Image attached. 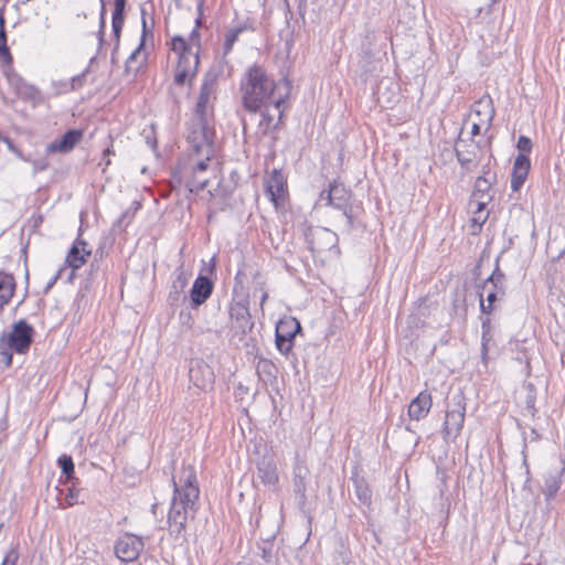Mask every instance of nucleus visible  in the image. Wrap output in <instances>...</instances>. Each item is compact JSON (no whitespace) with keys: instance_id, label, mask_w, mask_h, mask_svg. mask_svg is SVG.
Instances as JSON below:
<instances>
[{"instance_id":"obj_58","label":"nucleus","mask_w":565,"mask_h":565,"mask_svg":"<svg viewBox=\"0 0 565 565\" xmlns=\"http://www.w3.org/2000/svg\"><path fill=\"white\" fill-rule=\"evenodd\" d=\"M262 557L266 563H270L273 559L271 550L263 548L262 551Z\"/></svg>"},{"instance_id":"obj_37","label":"nucleus","mask_w":565,"mask_h":565,"mask_svg":"<svg viewBox=\"0 0 565 565\" xmlns=\"http://www.w3.org/2000/svg\"><path fill=\"white\" fill-rule=\"evenodd\" d=\"M4 24V18L0 15V58L6 63H11L12 56L7 45V33Z\"/></svg>"},{"instance_id":"obj_16","label":"nucleus","mask_w":565,"mask_h":565,"mask_svg":"<svg viewBox=\"0 0 565 565\" xmlns=\"http://www.w3.org/2000/svg\"><path fill=\"white\" fill-rule=\"evenodd\" d=\"M189 380L195 387L206 391L213 387L215 375L204 360L192 359L189 365Z\"/></svg>"},{"instance_id":"obj_48","label":"nucleus","mask_w":565,"mask_h":565,"mask_svg":"<svg viewBox=\"0 0 565 565\" xmlns=\"http://www.w3.org/2000/svg\"><path fill=\"white\" fill-rule=\"evenodd\" d=\"M87 73H88V68H86L83 73L72 77L71 88L73 90L78 89L84 85Z\"/></svg>"},{"instance_id":"obj_27","label":"nucleus","mask_w":565,"mask_h":565,"mask_svg":"<svg viewBox=\"0 0 565 565\" xmlns=\"http://www.w3.org/2000/svg\"><path fill=\"white\" fill-rule=\"evenodd\" d=\"M10 83L21 99L29 102L32 107H35V87L33 85L28 84L18 75L12 76Z\"/></svg>"},{"instance_id":"obj_52","label":"nucleus","mask_w":565,"mask_h":565,"mask_svg":"<svg viewBox=\"0 0 565 565\" xmlns=\"http://www.w3.org/2000/svg\"><path fill=\"white\" fill-rule=\"evenodd\" d=\"M504 296H501V291L494 287L487 295V302L495 303L498 300L502 299Z\"/></svg>"},{"instance_id":"obj_39","label":"nucleus","mask_w":565,"mask_h":565,"mask_svg":"<svg viewBox=\"0 0 565 565\" xmlns=\"http://www.w3.org/2000/svg\"><path fill=\"white\" fill-rule=\"evenodd\" d=\"M209 183L207 178H202L201 174H192L191 179L186 182V186L191 193H199L204 190Z\"/></svg>"},{"instance_id":"obj_59","label":"nucleus","mask_w":565,"mask_h":565,"mask_svg":"<svg viewBox=\"0 0 565 565\" xmlns=\"http://www.w3.org/2000/svg\"><path fill=\"white\" fill-rule=\"evenodd\" d=\"M319 200L326 201V205L330 206L331 200L329 199V195H328V189H324L320 192Z\"/></svg>"},{"instance_id":"obj_53","label":"nucleus","mask_w":565,"mask_h":565,"mask_svg":"<svg viewBox=\"0 0 565 565\" xmlns=\"http://www.w3.org/2000/svg\"><path fill=\"white\" fill-rule=\"evenodd\" d=\"M203 2L204 0H200L198 3V18L195 19V28L199 30L203 22Z\"/></svg>"},{"instance_id":"obj_24","label":"nucleus","mask_w":565,"mask_h":565,"mask_svg":"<svg viewBox=\"0 0 565 565\" xmlns=\"http://www.w3.org/2000/svg\"><path fill=\"white\" fill-rule=\"evenodd\" d=\"M433 405L431 395L427 391L420 392L408 406V416L412 419L420 420L425 418Z\"/></svg>"},{"instance_id":"obj_11","label":"nucleus","mask_w":565,"mask_h":565,"mask_svg":"<svg viewBox=\"0 0 565 565\" xmlns=\"http://www.w3.org/2000/svg\"><path fill=\"white\" fill-rule=\"evenodd\" d=\"M33 329L25 321H19L13 324L9 333H2L0 338L18 354L29 351L32 343Z\"/></svg>"},{"instance_id":"obj_38","label":"nucleus","mask_w":565,"mask_h":565,"mask_svg":"<svg viewBox=\"0 0 565 565\" xmlns=\"http://www.w3.org/2000/svg\"><path fill=\"white\" fill-rule=\"evenodd\" d=\"M342 213V216L344 217V228L343 232L349 234L354 228V220L355 215L353 213V205L352 203L345 204V207H339L337 209Z\"/></svg>"},{"instance_id":"obj_60","label":"nucleus","mask_w":565,"mask_h":565,"mask_svg":"<svg viewBox=\"0 0 565 565\" xmlns=\"http://www.w3.org/2000/svg\"><path fill=\"white\" fill-rule=\"evenodd\" d=\"M46 167H47V162L44 159L38 160V166H36L38 171L44 170V169H46Z\"/></svg>"},{"instance_id":"obj_50","label":"nucleus","mask_w":565,"mask_h":565,"mask_svg":"<svg viewBox=\"0 0 565 565\" xmlns=\"http://www.w3.org/2000/svg\"><path fill=\"white\" fill-rule=\"evenodd\" d=\"M456 158L460 166L467 170H469V164L472 162V158L465 156L461 151H459L457 148H455Z\"/></svg>"},{"instance_id":"obj_25","label":"nucleus","mask_w":565,"mask_h":565,"mask_svg":"<svg viewBox=\"0 0 565 565\" xmlns=\"http://www.w3.org/2000/svg\"><path fill=\"white\" fill-rule=\"evenodd\" d=\"M328 195L331 200L330 206L335 210L345 207V204L351 202V192L343 184L338 183L337 180L329 183Z\"/></svg>"},{"instance_id":"obj_46","label":"nucleus","mask_w":565,"mask_h":565,"mask_svg":"<svg viewBox=\"0 0 565 565\" xmlns=\"http://www.w3.org/2000/svg\"><path fill=\"white\" fill-rule=\"evenodd\" d=\"M201 36L200 32L196 29H193L190 33L189 41H186L188 45L191 46L192 52H198V55L200 56V50H201Z\"/></svg>"},{"instance_id":"obj_55","label":"nucleus","mask_w":565,"mask_h":565,"mask_svg":"<svg viewBox=\"0 0 565 565\" xmlns=\"http://www.w3.org/2000/svg\"><path fill=\"white\" fill-rule=\"evenodd\" d=\"M487 218H488V213L484 215H483V213L477 214V215H473L472 222L475 224H478L481 227L486 223Z\"/></svg>"},{"instance_id":"obj_18","label":"nucleus","mask_w":565,"mask_h":565,"mask_svg":"<svg viewBox=\"0 0 565 565\" xmlns=\"http://www.w3.org/2000/svg\"><path fill=\"white\" fill-rule=\"evenodd\" d=\"M143 548L141 539L134 534H126L115 544V553L122 562L135 561Z\"/></svg>"},{"instance_id":"obj_63","label":"nucleus","mask_w":565,"mask_h":565,"mask_svg":"<svg viewBox=\"0 0 565 565\" xmlns=\"http://www.w3.org/2000/svg\"><path fill=\"white\" fill-rule=\"evenodd\" d=\"M110 154H114V150L111 148L104 150V158L109 157Z\"/></svg>"},{"instance_id":"obj_20","label":"nucleus","mask_w":565,"mask_h":565,"mask_svg":"<svg viewBox=\"0 0 565 565\" xmlns=\"http://www.w3.org/2000/svg\"><path fill=\"white\" fill-rule=\"evenodd\" d=\"M84 132L81 129H68L64 135L46 146L45 152L51 153H68L83 139Z\"/></svg>"},{"instance_id":"obj_28","label":"nucleus","mask_w":565,"mask_h":565,"mask_svg":"<svg viewBox=\"0 0 565 565\" xmlns=\"http://www.w3.org/2000/svg\"><path fill=\"white\" fill-rule=\"evenodd\" d=\"M351 479L354 486V493L358 500L362 504L370 507L372 503V490L365 478L355 472Z\"/></svg>"},{"instance_id":"obj_47","label":"nucleus","mask_w":565,"mask_h":565,"mask_svg":"<svg viewBox=\"0 0 565 565\" xmlns=\"http://www.w3.org/2000/svg\"><path fill=\"white\" fill-rule=\"evenodd\" d=\"M479 296V307L482 315L489 317V315L494 310V303L484 302L482 290L478 289Z\"/></svg>"},{"instance_id":"obj_62","label":"nucleus","mask_w":565,"mask_h":565,"mask_svg":"<svg viewBox=\"0 0 565 565\" xmlns=\"http://www.w3.org/2000/svg\"><path fill=\"white\" fill-rule=\"evenodd\" d=\"M207 271H209L210 274H213V273L215 271V256H214V257H212V259H211V264H210V266H209Z\"/></svg>"},{"instance_id":"obj_57","label":"nucleus","mask_w":565,"mask_h":565,"mask_svg":"<svg viewBox=\"0 0 565 565\" xmlns=\"http://www.w3.org/2000/svg\"><path fill=\"white\" fill-rule=\"evenodd\" d=\"M484 122H481L480 120L478 122H473L471 127V135L472 137L480 135L481 132V125Z\"/></svg>"},{"instance_id":"obj_2","label":"nucleus","mask_w":565,"mask_h":565,"mask_svg":"<svg viewBox=\"0 0 565 565\" xmlns=\"http://www.w3.org/2000/svg\"><path fill=\"white\" fill-rule=\"evenodd\" d=\"M172 482L174 489L168 524L170 535L179 539L185 532L189 515L194 518L199 510L200 489L194 467L190 465L182 467L179 482L174 478Z\"/></svg>"},{"instance_id":"obj_10","label":"nucleus","mask_w":565,"mask_h":565,"mask_svg":"<svg viewBox=\"0 0 565 565\" xmlns=\"http://www.w3.org/2000/svg\"><path fill=\"white\" fill-rule=\"evenodd\" d=\"M311 477V472L305 460L296 456L292 468V489L297 499L299 510L307 513V487Z\"/></svg>"},{"instance_id":"obj_4","label":"nucleus","mask_w":565,"mask_h":565,"mask_svg":"<svg viewBox=\"0 0 565 565\" xmlns=\"http://www.w3.org/2000/svg\"><path fill=\"white\" fill-rule=\"evenodd\" d=\"M238 274L235 276L233 298L228 306L230 330L233 339L243 340L253 330L254 321L249 311V295L247 292L236 294Z\"/></svg>"},{"instance_id":"obj_17","label":"nucleus","mask_w":565,"mask_h":565,"mask_svg":"<svg viewBox=\"0 0 565 565\" xmlns=\"http://www.w3.org/2000/svg\"><path fill=\"white\" fill-rule=\"evenodd\" d=\"M213 290V280L209 276L200 274L195 278L189 291V301L191 309H198L203 303H205L206 300L212 296Z\"/></svg>"},{"instance_id":"obj_49","label":"nucleus","mask_w":565,"mask_h":565,"mask_svg":"<svg viewBox=\"0 0 565 565\" xmlns=\"http://www.w3.org/2000/svg\"><path fill=\"white\" fill-rule=\"evenodd\" d=\"M211 159H206L205 157H202L201 160H199L195 166L193 167L192 174H201L207 170L209 161Z\"/></svg>"},{"instance_id":"obj_43","label":"nucleus","mask_w":565,"mask_h":565,"mask_svg":"<svg viewBox=\"0 0 565 565\" xmlns=\"http://www.w3.org/2000/svg\"><path fill=\"white\" fill-rule=\"evenodd\" d=\"M516 148L519 150V154L529 157L533 148V142L529 137L521 135L518 139Z\"/></svg>"},{"instance_id":"obj_5","label":"nucleus","mask_w":565,"mask_h":565,"mask_svg":"<svg viewBox=\"0 0 565 565\" xmlns=\"http://www.w3.org/2000/svg\"><path fill=\"white\" fill-rule=\"evenodd\" d=\"M213 118H195L191 120L188 134V142L190 143L193 152L199 157L212 159L214 157L215 148V130Z\"/></svg>"},{"instance_id":"obj_41","label":"nucleus","mask_w":565,"mask_h":565,"mask_svg":"<svg viewBox=\"0 0 565 565\" xmlns=\"http://www.w3.org/2000/svg\"><path fill=\"white\" fill-rule=\"evenodd\" d=\"M492 200V195H487L486 199L470 198L469 207L473 215L482 214L488 203Z\"/></svg>"},{"instance_id":"obj_40","label":"nucleus","mask_w":565,"mask_h":565,"mask_svg":"<svg viewBox=\"0 0 565 565\" xmlns=\"http://www.w3.org/2000/svg\"><path fill=\"white\" fill-rule=\"evenodd\" d=\"M12 352L14 351L0 338V367L4 369L11 365Z\"/></svg>"},{"instance_id":"obj_6","label":"nucleus","mask_w":565,"mask_h":565,"mask_svg":"<svg viewBox=\"0 0 565 565\" xmlns=\"http://www.w3.org/2000/svg\"><path fill=\"white\" fill-rule=\"evenodd\" d=\"M220 71L210 68L202 79L198 100L194 108L195 118H213L214 119V102L216 99V83Z\"/></svg>"},{"instance_id":"obj_61","label":"nucleus","mask_w":565,"mask_h":565,"mask_svg":"<svg viewBox=\"0 0 565 565\" xmlns=\"http://www.w3.org/2000/svg\"><path fill=\"white\" fill-rule=\"evenodd\" d=\"M267 298H268V294H267V291H266V290H263V291H262V296H260V307H263V306H264V303L266 302Z\"/></svg>"},{"instance_id":"obj_30","label":"nucleus","mask_w":565,"mask_h":565,"mask_svg":"<svg viewBox=\"0 0 565 565\" xmlns=\"http://www.w3.org/2000/svg\"><path fill=\"white\" fill-rule=\"evenodd\" d=\"M561 475L558 470H553L544 475V488L543 493L546 500H550L556 495L561 488Z\"/></svg>"},{"instance_id":"obj_1","label":"nucleus","mask_w":565,"mask_h":565,"mask_svg":"<svg viewBox=\"0 0 565 565\" xmlns=\"http://www.w3.org/2000/svg\"><path fill=\"white\" fill-rule=\"evenodd\" d=\"M291 88V82L287 77L276 83L266 70L257 64L246 70L239 83L244 109L253 114L268 105L279 109L289 98Z\"/></svg>"},{"instance_id":"obj_22","label":"nucleus","mask_w":565,"mask_h":565,"mask_svg":"<svg viewBox=\"0 0 565 565\" xmlns=\"http://www.w3.org/2000/svg\"><path fill=\"white\" fill-rule=\"evenodd\" d=\"M530 169V158L523 154H518L514 159L513 169L511 173V189L514 192L519 191L523 186Z\"/></svg>"},{"instance_id":"obj_32","label":"nucleus","mask_w":565,"mask_h":565,"mask_svg":"<svg viewBox=\"0 0 565 565\" xmlns=\"http://www.w3.org/2000/svg\"><path fill=\"white\" fill-rule=\"evenodd\" d=\"M247 30H253V28L250 24L245 22L243 24H239L235 28L230 29L225 33V39H224V44H223L224 55H227L232 51L235 42L238 40L239 34H242L244 31H247Z\"/></svg>"},{"instance_id":"obj_45","label":"nucleus","mask_w":565,"mask_h":565,"mask_svg":"<svg viewBox=\"0 0 565 565\" xmlns=\"http://www.w3.org/2000/svg\"><path fill=\"white\" fill-rule=\"evenodd\" d=\"M493 343V334L492 332H481V355L482 360H487V355L490 349V345Z\"/></svg>"},{"instance_id":"obj_8","label":"nucleus","mask_w":565,"mask_h":565,"mask_svg":"<svg viewBox=\"0 0 565 565\" xmlns=\"http://www.w3.org/2000/svg\"><path fill=\"white\" fill-rule=\"evenodd\" d=\"M305 241L312 253L333 252L337 255L340 254L339 237L337 233L327 227L309 226L305 232Z\"/></svg>"},{"instance_id":"obj_31","label":"nucleus","mask_w":565,"mask_h":565,"mask_svg":"<svg viewBox=\"0 0 565 565\" xmlns=\"http://www.w3.org/2000/svg\"><path fill=\"white\" fill-rule=\"evenodd\" d=\"M499 289L501 291V296H505V275L501 271L499 267V259L495 262V268L492 274L478 286V289L484 290L488 285Z\"/></svg>"},{"instance_id":"obj_54","label":"nucleus","mask_w":565,"mask_h":565,"mask_svg":"<svg viewBox=\"0 0 565 565\" xmlns=\"http://www.w3.org/2000/svg\"><path fill=\"white\" fill-rule=\"evenodd\" d=\"M481 332H492L491 319L490 317H481Z\"/></svg>"},{"instance_id":"obj_26","label":"nucleus","mask_w":565,"mask_h":565,"mask_svg":"<svg viewBox=\"0 0 565 565\" xmlns=\"http://www.w3.org/2000/svg\"><path fill=\"white\" fill-rule=\"evenodd\" d=\"M127 0H114V11L111 15V26H113V35L116 42V46H118L120 41V34L122 31V26L125 23V11H126Z\"/></svg>"},{"instance_id":"obj_33","label":"nucleus","mask_w":565,"mask_h":565,"mask_svg":"<svg viewBox=\"0 0 565 565\" xmlns=\"http://www.w3.org/2000/svg\"><path fill=\"white\" fill-rule=\"evenodd\" d=\"M14 279L11 275L0 273V308L9 302L14 291Z\"/></svg>"},{"instance_id":"obj_3","label":"nucleus","mask_w":565,"mask_h":565,"mask_svg":"<svg viewBox=\"0 0 565 565\" xmlns=\"http://www.w3.org/2000/svg\"><path fill=\"white\" fill-rule=\"evenodd\" d=\"M171 50L179 55L174 68L173 82L169 86L168 94L175 105L180 104V89L184 86L192 88L194 79L199 72L200 56L198 52H192L186 40L181 35H175L171 40Z\"/></svg>"},{"instance_id":"obj_7","label":"nucleus","mask_w":565,"mask_h":565,"mask_svg":"<svg viewBox=\"0 0 565 565\" xmlns=\"http://www.w3.org/2000/svg\"><path fill=\"white\" fill-rule=\"evenodd\" d=\"M454 408L447 409L443 426V438L446 443H454L460 435L465 423L466 397L459 392L451 397Z\"/></svg>"},{"instance_id":"obj_51","label":"nucleus","mask_w":565,"mask_h":565,"mask_svg":"<svg viewBox=\"0 0 565 565\" xmlns=\"http://www.w3.org/2000/svg\"><path fill=\"white\" fill-rule=\"evenodd\" d=\"M254 292L259 290L260 292L265 290V280L260 273H256L253 277Z\"/></svg>"},{"instance_id":"obj_36","label":"nucleus","mask_w":565,"mask_h":565,"mask_svg":"<svg viewBox=\"0 0 565 565\" xmlns=\"http://www.w3.org/2000/svg\"><path fill=\"white\" fill-rule=\"evenodd\" d=\"M489 173H484L483 175H480L477 178L473 186L472 198H479V199H486L489 194V191L491 190V181L487 177Z\"/></svg>"},{"instance_id":"obj_23","label":"nucleus","mask_w":565,"mask_h":565,"mask_svg":"<svg viewBox=\"0 0 565 565\" xmlns=\"http://www.w3.org/2000/svg\"><path fill=\"white\" fill-rule=\"evenodd\" d=\"M472 113L479 117L481 122H486L489 130L492 126V121L495 115L493 100L489 94L483 95L472 106Z\"/></svg>"},{"instance_id":"obj_34","label":"nucleus","mask_w":565,"mask_h":565,"mask_svg":"<svg viewBox=\"0 0 565 565\" xmlns=\"http://www.w3.org/2000/svg\"><path fill=\"white\" fill-rule=\"evenodd\" d=\"M523 390L525 391L524 404L525 409L531 417H535L537 413V408L535 407L536 403V388L533 383L524 382Z\"/></svg>"},{"instance_id":"obj_14","label":"nucleus","mask_w":565,"mask_h":565,"mask_svg":"<svg viewBox=\"0 0 565 565\" xmlns=\"http://www.w3.org/2000/svg\"><path fill=\"white\" fill-rule=\"evenodd\" d=\"M82 234L83 227L81 226L78 230V235L73 242L65 258V263L72 269L68 276L70 281L74 278L75 270L79 269L92 255V249L88 248L87 242L82 238Z\"/></svg>"},{"instance_id":"obj_21","label":"nucleus","mask_w":565,"mask_h":565,"mask_svg":"<svg viewBox=\"0 0 565 565\" xmlns=\"http://www.w3.org/2000/svg\"><path fill=\"white\" fill-rule=\"evenodd\" d=\"M257 479L264 486L275 487L279 481V476L277 471V463L273 455H264L257 461Z\"/></svg>"},{"instance_id":"obj_19","label":"nucleus","mask_w":565,"mask_h":565,"mask_svg":"<svg viewBox=\"0 0 565 565\" xmlns=\"http://www.w3.org/2000/svg\"><path fill=\"white\" fill-rule=\"evenodd\" d=\"M266 193L276 207L284 203L287 194V180L281 170H273L266 180Z\"/></svg>"},{"instance_id":"obj_15","label":"nucleus","mask_w":565,"mask_h":565,"mask_svg":"<svg viewBox=\"0 0 565 565\" xmlns=\"http://www.w3.org/2000/svg\"><path fill=\"white\" fill-rule=\"evenodd\" d=\"M190 274L184 269L183 263L178 266L171 276L170 290L167 302L170 307L177 308L186 300L184 290L189 284Z\"/></svg>"},{"instance_id":"obj_9","label":"nucleus","mask_w":565,"mask_h":565,"mask_svg":"<svg viewBox=\"0 0 565 565\" xmlns=\"http://www.w3.org/2000/svg\"><path fill=\"white\" fill-rule=\"evenodd\" d=\"M302 330L300 322L294 317H284L276 323L275 343L277 350L287 355L294 348L297 333Z\"/></svg>"},{"instance_id":"obj_42","label":"nucleus","mask_w":565,"mask_h":565,"mask_svg":"<svg viewBox=\"0 0 565 565\" xmlns=\"http://www.w3.org/2000/svg\"><path fill=\"white\" fill-rule=\"evenodd\" d=\"M278 128V124H273V116L269 115L267 111L262 114V120L259 122V129L263 135H268L273 130H276Z\"/></svg>"},{"instance_id":"obj_12","label":"nucleus","mask_w":565,"mask_h":565,"mask_svg":"<svg viewBox=\"0 0 565 565\" xmlns=\"http://www.w3.org/2000/svg\"><path fill=\"white\" fill-rule=\"evenodd\" d=\"M79 480L61 481V484L55 487L53 491L49 489V497L54 494V501L61 509L73 507L74 504L84 503L81 498L82 489L79 488Z\"/></svg>"},{"instance_id":"obj_56","label":"nucleus","mask_w":565,"mask_h":565,"mask_svg":"<svg viewBox=\"0 0 565 565\" xmlns=\"http://www.w3.org/2000/svg\"><path fill=\"white\" fill-rule=\"evenodd\" d=\"M487 218H488V213L484 215H483V213L477 214V215H473L472 222L475 224H478L481 227L486 223Z\"/></svg>"},{"instance_id":"obj_35","label":"nucleus","mask_w":565,"mask_h":565,"mask_svg":"<svg viewBox=\"0 0 565 565\" xmlns=\"http://www.w3.org/2000/svg\"><path fill=\"white\" fill-rule=\"evenodd\" d=\"M57 465L61 468L62 477L64 478V481H72L74 479H77L75 477V466L74 461L71 456L68 455H62L57 458Z\"/></svg>"},{"instance_id":"obj_44","label":"nucleus","mask_w":565,"mask_h":565,"mask_svg":"<svg viewBox=\"0 0 565 565\" xmlns=\"http://www.w3.org/2000/svg\"><path fill=\"white\" fill-rule=\"evenodd\" d=\"M375 41V32L372 30H366L364 35V41L362 43V51L365 57L371 56V46L373 42Z\"/></svg>"},{"instance_id":"obj_13","label":"nucleus","mask_w":565,"mask_h":565,"mask_svg":"<svg viewBox=\"0 0 565 565\" xmlns=\"http://www.w3.org/2000/svg\"><path fill=\"white\" fill-rule=\"evenodd\" d=\"M141 38L140 43L137 46V49L130 54V56L127 58L125 64V73L127 75H134L136 76L138 72L146 65L147 62V55L145 54L141 60H138L140 53L145 50L146 46V39L147 36H153L151 28L148 26L147 20H146V9L141 8Z\"/></svg>"},{"instance_id":"obj_29","label":"nucleus","mask_w":565,"mask_h":565,"mask_svg":"<svg viewBox=\"0 0 565 565\" xmlns=\"http://www.w3.org/2000/svg\"><path fill=\"white\" fill-rule=\"evenodd\" d=\"M256 373L265 384L274 383L277 380L278 369L273 361L260 358L256 364Z\"/></svg>"},{"instance_id":"obj_64","label":"nucleus","mask_w":565,"mask_h":565,"mask_svg":"<svg viewBox=\"0 0 565 565\" xmlns=\"http://www.w3.org/2000/svg\"><path fill=\"white\" fill-rule=\"evenodd\" d=\"M278 110H279V116H278V121L276 124H278V126H279L282 120L284 109H281V107H280Z\"/></svg>"}]
</instances>
